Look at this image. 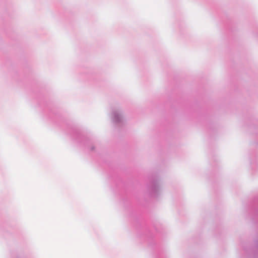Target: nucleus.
Here are the masks:
<instances>
[{"mask_svg": "<svg viewBox=\"0 0 258 258\" xmlns=\"http://www.w3.org/2000/svg\"><path fill=\"white\" fill-rule=\"evenodd\" d=\"M113 120L114 122H118L120 120V117L119 114L116 112H113Z\"/></svg>", "mask_w": 258, "mask_h": 258, "instance_id": "1", "label": "nucleus"}]
</instances>
